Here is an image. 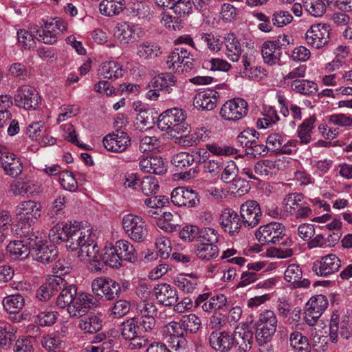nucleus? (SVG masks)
I'll use <instances>...</instances> for the list:
<instances>
[{"label":"nucleus","instance_id":"4c0bfd02","mask_svg":"<svg viewBox=\"0 0 352 352\" xmlns=\"http://www.w3.org/2000/svg\"><path fill=\"white\" fill-rule=\"evenodd\" d=\"M316 118L310 117L305 119L298 126L297 129V137L299 139V143L301 144H308L311 140V133L314 128Z\"/></svg>","mask_w":352,"mask_h":352},{"label":"nucleus","instance_id":"f704fd0d","mask_svg":"<svg viewBox=\"0 0 352 352\" xmlns=\"http://www.w3.org/2000/svg\"><path fill=\"white\" fill-rule=\"evenodd\" d=\"M98 73L104 78L115 80L122 77L124 71L119 63L115 61H108L100 65Z\"/></svg>","mask_w":352,"mask_h":352},{"label":"nucleus","instance_id":"20e7f679","mask_svg":"<svg viewBox=\"0 0 352 352\" xmlns=\"http://www.w3.org/2000/svg\"><path fill=\"white\" fill-rule=\"evenodd\" d=\"M278 319L275 313L265 309L259 316L256 325V339L259 345L271 341L276 331Z\"/></svg>","mask_w":352,"mask_h":352},{"label":"nucleus","instance_id":"a878e982","mask_svg":"<svg viewBox=\"0 0 352 352\" xmlns=\"http://www.w3.org/2000/svg\"><path fill=\"white\" fill-rule=\"evenodd\" d=\"M154 295L157 301L164 306L175 305L178 298L176 289L166 283L155 287Z\"/></svg>","mask_w":352,"mask_h":352},{"label":"nucleus","instance_id":"7c9ffc66","mask_svg":"<svg viewBox=\"0 0 352 352\" xmlns=\"http://www.w3.org/2000/svg\"><path fill=\"white\" fill-rule=\"evenodd\" d=\"M224 45L227 58L232 62L238 61L243 52V49L236 36L233 33L226 34L224 37Z\"/></svg>","mask_w":352,"mask_h":352},{"label":"nucleus","instance_id":"37998d69","mask_svg":"<svg viewBox=\"0 0 352 352\" xmlns=\"http://www.w3.org/2000/svg\"><path fill=\"white\" fill-rule=\"evenodd\" d=\"M102 320L92 315L83 318L79 321L78 327L85 333H95L102 329Z\"/></svg>","mask_w":352,"mask_h":352},{"label":"nucleus","instance_id":"3c124183","mask_svg":"<svg viewBox=\"0 0 352 352\" xmlns=\"http://www.w3.org/2000/svg\"><path fill=\"white\" fill-rule=\"evenodd\" d=\"M305 10L314 17L322 16L326 11V4L323 0H302Z\"/></svg>","mask_w":352,"mask_h":352},{"label":"nucleus","instance_id":"13d9d810","mask_svg":"<svg viewBox=\"0 0 352 352\" xmlns=\"http://www.w3.org/2000/svg\"><path fill=\"white\" fill-rule=\"evenodd\" d=\"M181 324L186 332L195 333L201 326L200 319L195 314L185 315L180 319Z\"/></svg>","mask_w":352,"mask_h":352},{"label":"nucleus","instance_id":"dca6fc26","mask_svg":"<svg viewBox=\"0 0 352 352\" xmlns=\"http://www.w3.org/2000/svg\"><path fill=\"white\" fill-rule=\"evenodd\" d=\"M66 30L64 22L60 20H55L51 22H46L42 30H34L32 32L39 41L45 44L52 45L57 41V36Z\"/></svg>","mask_w":352,"mask_h":352},{"label":"nucleus","instance_id":"e2e57ef3","mask_svg":"<svg viewBox=\"0 0 352 352\" xmlns=\"http://www.w3.org/2000/svg\"><path fill=\"white\" fill-rule=\"evenodd\" d=\"M293 21L292 15L285 10H277L272 16V21L274 25L278 28L289 24Z\"/></svg>","mask_w":352,"mask_h":352},{"label":"nucleus","instance_id":"e433bc0d","mask_svg":"<svg viewBox=\"0 0 352 352\" xmlns=\"http://www.w3.org/2000/svg\"><path fill=\"white\" fill-rule=\"evenodd\" d=\"M124 6V0H102L99 4V10L104 16H113L120 14Z\"/></svg>","mask_w":352,"mask_h":352},{"label":"nucleus","instance_id":"680f3d73","mask_svg":"<svg viewBox=\"0 0 352 352\" xmlns=\"http://www.w3.org/2000/svg\"><path fill=\"white\" fill-rule=\"evenodd\" d=\"M219 234L216 230L212 228H204L199 230L197 243H206L215 245L218 241Z\"/></svg>","mask_w":352,"mask_h":352},{"label":"nucleus","instance_id":"58836bf2","mask_svg":"<svg viewBox=\"0 0 352 352\" xmlns=\"http://www.w3.org/2000/svg\"><path fill=\"white\" fill-rule=\"evenodd\" d=\"M195 252L199 258L209 261L218 256L219 248L216 245L211 243H197Z\"/></svg>","mask_w":352,"mask_h":352},{"label":"nucleus","instance_id":"09e8293b","mask_svg":"<svg viewBox=\"0 0 352 352\" xmlns=\"http://www.w3.org/2000/svg\"><path fill=\"white\" fill-rule=\"evenodd\" d=\"M289 341L291 346L298 352H310L311 346L308 340L301 333L294 331L290 334Z\"/></svg>","mask_w":352,"mask_h":352},{"label":"nucleus","instance_id":"ddd939ff","mask_svg":"<svg viewBox=\"0 0 352 352\" xmlns=\"http://www.w3.org/2000/svg\"><path fill=\"white\" fill-rule=\"evenodd\" d=\"M14 98L17 107L26 110L36 109L41 100L38 91L29 85L19 87Z\"/></svg>","mask_w":352,"mask_h":352},{"label":"nucleus","instance_id":"6ab92c4d","mask_svg":"<svg viewBox=\"0 0 352 352\" xmlns=\"http://www.w3.org/2000/svg\"><path fill=\"white\" fill-rule=\"evenodd\" d=\"M96 304V300L91 294L80 293L76 295L72 303L68 306L67 311L70 316L81 317Z\"/></svg>","mask_w":352,"mask_h":352},{"label":"nucleus","instance_id":"f3484780","mask_svg":"<svg viewBox=\"0 0 352 352\" xmlns=\"http://www.w3.org/2000/svg\"><path fill=\"white\" fill-rule=\"evenodd\" d=\"M341 267L340 259L334 254H329L316 261L313 271L320 276H327L337 272Z\"/></svg>","mask_w":352,"mask_h":352},{"label":"nucleus","instance_id":"9b49d317","mask_svg":"<svg viewBox=\"0 0 352 352\" xmlns=\"http://www.w3.org/2000/svg\"><path fill=\"white\" fill-rule=\"evenodd\" d=\"M285 228L283 224L278 222H272L267 225L260 226L256 230L255 236L258 242L262 244L279 243L285 234Z\"/></svg>","mask_w":352,"mask_h":352},{"label":"nucleus","instance_id":"9d476101","mask_svg":"<svg viewBox=\"0 0 352 352\" xmlns=\"http://www.w3.org/2000/svg\"><path fill=\"white\" fill-rule=\"evenodd\" d=\"M114 38L120 44L126 45L135 42L143 36L142 28L137 24L122 21L113 28Z\"/></svg>","mask_w":352,"mask_h":352},{"label":"nucleus","instance_id":"864d4df0","mask_svg":"<svg viewBox=\"0 0 352 352\" xmlns=\"http://www.w3.org/2000/svg\"><path fill=\"white\" fill-rule=\"evenodd\" d=\"M139 185L142 192L146 196L156 194L160 188L159 182L153 176L144 177Z\"/></svg>","mask_w":352,"mask_h":352},{"label":"nucleus","instance_id":"79ce46f5","mask_svg":"<svg viewBox=\"0 0 352 352\" xmlns=\"http://www.w3.org/2000/svg\"><path fill=\"white\" fill-rule=\"evenodd\" d=\"M160 54V47L148 42H143L137 46L136 54L142 60L152 59Z\"/></svg>","mask_w":352,"mask_h":352},{"label":"nucleus","instance_id":"bb28decb","mask_svg":"<svg viewBox=\"0 0 352 352\" xmlns=\"http://www.w3.org/2000/svg\"><path fill=\"white\" fill-rule=\"evenodd\" d=\"M219 94L214 90H207L200 92L194 98L193 105L201 110H212L217 105Z\"/></svg>","mask_w":352,"mask_h":352},{"label":"nucleus","instance_id":"4468645a","mask_svg":"<svg viewBox=\"0 0 352 352\" xmlns=\"http://www.w3.org/2000/svg\"><path fill=\"white\" fill-rule=\"evenodd\" d=\"M330 28L325 23L312 25L305 33L306 43L316 49L325 46L329 39Z\"/></svg>","mask_w":352,"mask_h":352},{"label":"nucleus","instance_id":"393cba45","mask_svg":"<svg viewBox=\"0 0 352 352\" xmlns=\"http://www.w3.org/2000/svg\"><path fill=\"white\" fill-rule=\"evenodd\" d=\"M220 224L225 232L234 235L239 232L243 223L236 212L226 208L221 214Z\"/></svg>","mask_w":352,"mask_h":352},{"label":"nucleus","instance_id":"39448f33","mask_svg":"<svg viewBox=\"0 0 352 352\" xmlns=\"http://www.w3.org/2000/svg\"><path fill=\"white\" fill-rule=\"evenodd\" d=\"M42 204L40 201L29 199L20 202L15 208V214L21 228L30 229L41 217Z\"/></svg>","mask_w":352,"mask_h":352},{"label":"nucleus","instance_id":"49530a36","mask_svg":"<svg viewBox=\"0 0 352 352\" xmlns=\"http://www.w3.org/2000/svg\"><path fill=\"white\" fill-rule=\"evenodd\" d=\"M279 120L276 111L272 107H265L263 110V118L257 120L256 126L258 129H266Z\"/></svg>","mask_w":352,"mask_h":352},{"label":"nucleus","instance_id":"5701e85b","mask_svg":"<svg viewBox=\"0 0 352 352\" xmlns=\"http://www.w3.org/2000/svg\"><path fill=\"white\" fill-rule=\"evenodd\" d=\"M171 201L177 206L194 207L199 200L194 190L184 187H177L171 193Z\"/></svg>","mask_w":352,"mask_h":352},{"label":"nucleus","instance_id":"774afa93","mask_svg":"<svg viewBox=\"0 0 352 352\" xmlns=\"http://www.w3.org/2000/svg\"><path fill=\"white\" fill-rule=\"evenodd\" d=\"M59 182L64 189L70 192L76 191L78 188L75 177L72 173L67 171L60 174Z\"/></svg>","mask_w":352,"mask_h":352},{"label":"nucleus","instance_id":"473e14b6","mask_svg":"<svg viewBox=\"0 0 352 352\" xmlns=\"http://www.w3.org/2000/svg\"><path fill=\"white\" fill-rule=\"evenodd\" d=\"M264 62L270 65L278 63L281 54L279 43L277 41H267L263 43L261 48Z\"/></svg>","mask_w":352,"mask_h":352},{"label":"nucleus","instance_id":"de8ad7c7","mask_svg":"<svg viewBox=\"0 0 352 352\" xmlns=\"http://www.w3.org/2000/svg\"><path fill=\"white\" fill-rule=\"evenodd\" d=\"M195 162V157L192 154L187 152H180L175 154L172 160V164L177 168V170H184L190 166Z\"/></svg>","mask_w":352,"mask_h":352},{"label":"nucleus","instance_id":"6e6d98bb","mask_svg":"<svg viewBox=\"0 0 352 352\" xmlns=\"http://www.w3.org/2000/svg\"><path fill=\"white\" fill-rule=\"evenodd\" d=\"M85 227V223L76 221L66 223L65 224V232L68 238V241H67V244H69L73 241H76V239L80 236V232H82V230H84Z\"/></svg>","mask_w":352,"mask_h":352},{"label":"nucleus","instance_id":"6e6552de","mask_svg":"<svg viewBox=\"0 0 352 352\" xmlns=\"http://www.w3.org/2000/svg\"><path fill=\"white\" fill-rule=\"evenodd\" d=\"M93 292L99 296L104 297L107 300H113L120 297L121 287L115 280L101 276L94 279L91 282Z\"/></svg>","mask_w":352,"mask_h":352},{"label":"nucleus","instance_id":"c85d7f7f","mask_svg":"<svg viewBox=\"0 0 352 352\" xmlns=\"http://www.w3.org/2000/svg\"><path fill=\"white\" fill-rule=\"evenodd\" d=\"M177 79L174 75L170 73H162L154 76L149 82L148 87L151 88H157L166 94H171L173 91V87L175 86Z\"/></svg>","mask_w":352,"mask_h":352},{"label":"nucleus","instance_id":"052dcab7","mask_svg":"<svg viewBox=\"0 0 352 352\" xmlns=\"http://www.w3.org/2000/svg\"><path fill=\"white\" fill-rule=\"evenodd\" d=\"M199 39L205 43L210 51L219 52L221 48V43L219 38L211 33L202 32L199 34Z\"/></svg>","mask_w":352,"mask_h":352},{"label":"nucleus","instance_id":"4be33fe9","mask_svg":"<svg viewBox=\"0 0 352 352\" xmlns=\"http://www.w3.org/2000/svg\"><path fill=\"white\" fill-rule=\"evenodd\" d=\"M0 165L6 174L12 177L21 175L23 168L21 160L6 149L0 151Z\"/></svg>","mask_w":352,"mask_h":352},{"label":"nucleus","instance_id":"338daca9","mask_svg":"<svg viewBox=\"0 0 352 352\" xmlns=\"http://www.w3.org/2000/svg\"><path fill=\"white\" fill-rule=\"evenodd\" d=\"M230 189L232 194L235 197H241L248 193L250 188L247 181L241 178H236L232 182Z\"/></svg>","mask_w":352,"mask_h":352},{"label":"nucleus","instance_id":"69168bd1","mask_svg":"<svg viewBox=\"0 0 352 352\" xmlns=\"http://www.w3.org/2000/svg\"><path fill=\"white\" fill-rule=\"evenodd\" d=\"M49 238L54 243H60L68 241L65 232V224H56L52 227L49 233Z\"/></svg>","mask_w":352,"mask_h":352},{"label":"nucleus","instance_id":"2f4dec72","mask_svg":"<svg viewBox=\"0 0 352 352\" xmlns=\"http://www.w3.org/2000/svg\"><path fill=\"white\" fill-rule=\"evenodd\" d=\"M140 169L144 173L163 175L166 172L165 164L161 157H146L139 163Z\"/></svg>","mask_w":352,"mask_h":352},{"label":"nucleus","instance_id":"c756f323","mask_svg":"<svg viewBox=\"0 0 352 352\" xmlns=\"http://www.w3.org/2000/svg\"><path fill=\"white\" fill-rule=\"evenodd\" d=\"M212 349L221 352L230 351L232 347V334L226 331H212L209 336Z\"/></svg>","mask_w":352,"mask_h":352},{"label":"nucleus","instance_id":"aec40b11","mask_svg":"<svg viewBox=\"0 0 352 352\" xmlns=\"http://www.w3.org/2000/svg\"><path fill=\"white\" fill-rule=\"evenodd\" d=\"M209 296V293L199 295L195 301L196 307H201L206 312H212L227 305V297L224 294H219L210 298Z\"/></svg>","mask_w":352,"mask_h":352},{"label":"nucleus","instance_id":"f8f14e48","mask_svg":"<svg viewBox=\"0 0 352 352\" xmlns=\"http://www.w3.org/2000/svg\"><path fill=\"white\" fill-rule=\"evenodd\" d=\"M40 182L31 176H24L14 181L10 185V190L16 196L34 197L42 192Z\"/></svg>","mask_w":352,"mask_h":352},{"label":"nucleus","instance_id":"c03bdc74","mask_svg":"<svg viewBox=\"0 0 352 352\" xmlns=\"http://www.w3.org/2000/svg\"><path fill=\"white\" fill-rule=\"evenodd\" d=\"M77 295V288L74 285L65 287L56 299V305L60 308L68 307Z\"/></svg>","mask_w":352,"mask_h":352},{"label":"nucleus","instance_id":"c9c22d12","mask_svg":"<svg viewBox=\"0 0 352 352\" xmlns=\"http://www.w3.org/2000/svg\"><path fill=\"white\" fill-rule=\"evenodd\" d=\"M115 245L122 261L134 263L138 260V252L129 241L118 240Z\"/></svg>","mask_w":352,"mask_h":352},{"label":"nucleus","instance_id":"bf43d9fd","mask_svg":"<svg viewBox=\"0 0 352 352\" xmlns=\"http://www.w3.org/2000/svg\"><path fill=\"white\" fill-rule=\"evenodd\" d=\"M221 179L224 183H230L236 178L238 167L234 161H229L221 169Z\"/></svg>","mask_w":352,"mask_h":352},{"label":"nucleus","instance_id":"2eb2a0df","mask_svg":"<svg viewBox=\"0 0 352 352\" xmlns=\"http://www.w3.org/2000/svg\"><path fill=\"white\" fill-rule=\"evenodd\" d=\"M263 214L259 204L254 200H248L240 207V217L243 225L253 228L261 222Z\"/></svg>","mask_w":352,"mask_h":352},{"label":"nucleus","instance_id":"5fc2aeb1","mask_svg":"<svg viewBox=\"0 0 352 352\" xmlns=\"http://www.w3.org/2000/svg\"><path fill=\"white\" fill-rule=\"evenodd\" d=\"M121 334L126 340H131L138 336V320L136 318H132L123 322L121 324Z\"/></svg>","mask_w":352,"mask_h":352},{"label":"nucleus","instance_id":"ea45409f","mask_svg":"<svg viewBox=\"0 0 352 352\" xmlns=\"http://www.w3.org/2000/svg\"><path fill=\"white\" fill-rule=\"evenodd\" d=\"M304 195L302 193H289L285 196L283 201L284 212L292 215L304 202Z\"/></svg>","mask_w":352,"mask_h":352},{"label":"nucleus","instance_id":"1a4fd4ad","mask_svg":"<svg viewBox=\"0 0 352 352\" xmlns=\"http://www.w3.org/2000/svg\"><path fill=\"white\" fill-rule=\"evenodd\" d=\"M248 104L243 98H235L228 100L221 107L220 116L228 121L236 122L246 116Z\"/></svg>","mask_w":352,"mask_h":352},{"label":"nucleus","instance_id":"f03ea898","mask_svg":"<svg viewBox=\"0 0 352 352\" xmlns=\"http://www.w3.org/2000/svg\"><path fill=\"white\" fill-rule=\"evenodd\" d=\"M184 111L177 108L168 109L159 116L157 126L162 131H166L172 138L176 134L190 132V126L186 122Z\"/></svg>","mask_w":352,"mask_h":352},{"label":"nucleus","instance_id":"a18cd8bd","mask_svg":"<svg viewBox=\"0 0 352 352\" xmlns=\"http://www.w3.org/2000/svg\"><path fill=\"white\" fill-rule=\"evenodd\" d=\"M104 263L111 267H119L122 265V260L118 254L116 245L110 247H105L104 253L100 256Z\"/></svg>","mask_w":352,"mask_h":352},{"label":"nucleus","instance_id":"4d7b16f0","mask_svg":"<svg viewBox=\"0 0 352 352\" xmlns=\"http://www.w3.org/2000/svg\"><path fill=\"white\" fill-rule=\"evenodd\" d=\"M302 276V270L300 266L296 264H291L285 271L284 278L294 286H299Z\"/></svg>","mask_w":352,"mask_h":352},{"label":"nucleus","instance_id":"72a5a7b5","mask_svg":"<svg viewBox=\"0 0 352 352\" xmlns=\"http://www.w3.org/2000/svg\"><path fill=\"white\" fill-rule=\"evenodd\" d=\"M198 277L197 274H179L173 278L174 285L180 290L187 294H192L197 286Z\"/></svg>","mask_w":352,"mask_h":352},{"label":"nucleus","instance_id":"f257e3e1","mask_svg":"<svg viewBox=\"0 0 352 352\" xmlns=\"http://www.w3.org/2000/svg\"><path fill=\"white\" fill-rule=\"evenodd\" d=\"M76 241L67 244L66 247L72 251L79 249L78 256L85 262L98 263L99 261V248L96 243V235L89 224L85 223V227Z\"/></svg>","mask_w":352,"mask_h":352},{"label":"nucleus","instance_id":"cd10ccee","mask_svg":"<svg viewBox=\"0 0 352 352\" xmlns=\"http://www.w3.org/2000/svg\"><path fill=\"white\" fill-rule=\"evenodd\" d=\"M28 235L22 241H11L6 247L7 253L14 260H23L26 258L32 248L28 243Z\"/></svg>","mask_w":352,"mask_h":352},{"label":"nucleus","instance_id":"7ed1b4c3","mask_svg":"<svg viewBox=\"0 0 352 352\" xmlns=\"http://www.w3.org/2000/svg\"><path fill=\"white\" fill-rule=\"evenodd\" d=\"M45 238V235L38 232H31L28 238L34 260L43 264L52 262L58 255L55 245L47 243Z\"/></svg>","mask_w":352,"mask_h":352},{"label":"nucleus","instance_id":"0eeeda50","mask_svg":"<svg viewBox=\"0 0 352 352\" xmlns=\"http://www.w3.org/2000/svg\"><path fill=\"white\" fill-rule=\"evenodd\" d=\"M190 56V52L186 47H177L168 56L167 67L177 73H187L193 67V60Z\"/></svg>","mask_w":352,"mask_h":352},{"label":"nucleus","instance_id":"8fccbe9b","mask_svg":"<svg viewBox=\"0 0 352 352\" xmlns=\"http://www.w3.org/2000/svg\"><path fill=\"white\" fill-rule=\"evenodd\" d=\"M25 300L20 294L10 295L3 300L4 309L10 313H17L24 306Z\"/></svg>","mask_w":352,"mask_h":352},{"label":"nucleus","instance_id":"603ef678","mask_svg":"<svg viewBox=\"0 0 352 352\" xmlns=\"http://www.w3.org/2000/svg\"><path fill=\"white\" fill-rule=\"evenodd\" d=\"M258 133L254 129H246L241 131L236 138L237 144L245 147V150L252 144H254L256 140H258Z\"/></svg>","mask_w":352,"mask_h":352},{"label":"nucleus","instance_id":"0e129e2a","mask_svg":"<svg viewBox=\"0 0 352 352\" xmlns=\"http://www.w3.org/2000/svg\"><path fill=\"white\" fill-rule=\"evenodd\" d=\"M155 247L159 255L166 259L168 258L171 252L170 241L164 236H160L155 240Z\"/></svg>","mask_w":352,"mask_h":352},{"label":"nucleus","instance_id":"b1692460","mask_svg":"<svg viewBox=\"0 0 352 352\" xmlns=\"http://www.w3.org/2000/svg\"><path fill=\"white\" fill-rule=\"evenodd\" d=\"M328 300L324 295H317L311 297L305 305V314L307 321L311 322L317 320L327 309Z\"/></svg>","mask_w":352,"mask_h":352},{"label":"nucleus","instance_id":"412c9836","mask_svg":"<svg viewBox=\"0 0 352 352\" xmlns=\"http://www.w3.org/2000/svg\"><path fill=\"white\" fill-rule=\"evenodd\" d=\"M103 145L109 151L121 153L131 144V139L126 132L116 131L103 138Z\"/></svg>","mask_w":352,"mask_h":352},{"label":"nucleus","instance_id":"a211bd4d","mask_svg":"<svg viewBox=\"0 0 352 352\" xmlns=\"http://www.w3.org/2000/svg\"><path fill=\"white\" fill-rule=\"evenodd\" d=\"M232 346H238L239 352H248L253 343V333L245 323L239 324L232 333Z\"/></svg>","mask_w":352,"mask_h":352},{"label":"nucleus","instance_id":"423d86ee","mask_svg":"<svg viewBox=\"0 0 352 352\" xmlns=\"http://www.w3.org/2000/svg\"><path fill=\"white\" fill-rule=\"evenodd\" d=\"M122 228L127 236L135 242L144 241L148 235V226L139 215L129 213L123 216Z\"/></svg>","mask_w":352,"mask_h":352},{"label":"nucleus","instance_id":"a19ab883","mask_svg":"<svg viewBox=\"0 0 352 352\" xmlns=\"http://www.w3.org/2000/svg\"><path fill=\"white\" fill-rule=\"evenodd\" d=\"M291 87L296 93L305 96H311L318 90V85L314 81L303 79L293 80Z\"/></svg>","mask_w":352,"mask_h":352}]
</instances>
